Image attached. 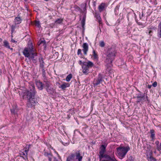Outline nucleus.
Here are the masks:
<instances>
[{
  "label": "nucleus",
  "instance_id": "nucleus-1",
  "mask_svg": "<svg viewBox=\"0 0 161 161\" xmlns=\"http://www.w3.org/2000/svg\"><path fill=\"white\" fill-rule=\"evenodd\" d=\"M27 98L28 99L27 105L28 107H32L37 103L38 102L35 98L36 93L35 87L33 85H31L29 86V90L26 92Z\"/></svg>",
  "mask_w": 161,
  "mask_h": 161
},
{
  "label": "nucleus",
  "instance_id": "nucleus-2",
  "mask_svg": "<svg viewBox=\"0 0 161 161\" xmlns=\"http://www.w3.org/2000/svg\"><path fill=\"white\" fill-rule=\"evenodd\" d=\"M116 53V51L114 47L108 48L106 52L105 62L108 64H111L114 59Z\"/></svg>",
  "mask_w": 161,
  "mask_h": 161
},
{
  "label": "nucleus",
  "instance_id": "nucleus-3",
  "mask_svg": "<svg viewBox=\"0 0 161 161\" xmlns=\"http://www.w3.org/2000/svg\"><path fill=\"white\" fill-rule=\"evenodd\" d=\"M117 153L119 158L122 159L125 157L127 152L130 150V147L129 146L125 147H119L116 148Z\"/></svg>",
  "mask_w": 161,
  "mask_h": 161
},
{
  "label": "nucleus",
  "instance_id": "nucleus-4",
  "mask_svg": "<svg viewBox=\"0 0 161 161\" xmlns=\"http://www.w3.org/2000/svg\"><path fill=\"white\" fill-rule=\"evenodd\" d=\"M93 63L91 61L84 62L82 65V72L85 74L87 75L90 72L89 69L93 66Z\"/></svg>",
  "mask_w": 161,
  "mask_h": 161
},
{
  "label": "nucleus",
  "instance_id": "nucleus-5",
  "mask_svg": "<svg viewBox=\"0 0 161 161\" xmlns=\"http://www.w3.org/2000/svg\"><path fill=\"white\" fill-rule=\"evenodd\" d=\"M133 98H137L138 100L137 101V103L141 102L143 103L145 102H149L148 97L147 96H145V95L141 92L139 93L136 94V96L133 97Z\"/></svg>",
  "mask_w": 161,
  "mask_h": 161
},
{
  "label": "nucleus",
  "instance_id": "nucleus-6",
  "mask_svg": "<svg viewBox=\"0 0 161 161\" xmlns=\"http://www.w3.org/2000/svg\"><path fill=\"white\" fill-rule=\"evenodd\" d=\"M30 53H31L32 55L31 56H30V57H29V59L30 60H31L33 63H36L37 59V54L35 52V49L33 48L32 45L31 46V48H30Z\"/></svg>",
  "mask_w": 161,
  "mask_h": 161
},
{
  "label": "nucleus",
  "instance_id": "nucleus-7",
  "mask_svg": "<svg viewBox=\"0 0 161 161\" xmlns=\"http://www.w3.org/2000/svg\"><path fill=\"white\" fill-rule=\"evenodd\" d=\"M106 146L107 145H102L100 147V151L99 152V158L101 159L103 158L104 157L105 158L106 157V156L108 155H107L104 154V153L106 151Z\"/></svg>",
  "mask_w": 161,
  "mask_h": 161
},
{
  "label": "nucleus",
  "instance_id": "nucleus-8",
  "mask_svg": "<svg viewBox=\"0 0 161 161\" xmlns=\"http://www.w3.org/2000/svg\"><path fill=\"white\" fill-rule=\"evenodd\" d=\"M32 45L31 44L29 48H25L23 52V54L25 57L29 58L30 56V48H31V46Z\"/></svg>",
  "mask_w": 161,
  "mask_h": 161
},
{
  "label": "nucleus",
  "instance_id": "nucleus-9",
  "mask_svg": "<svg viewBox=\"0 0 161 161\" xmlns=\"http://www.w3.org/2000/svg\"><path fill=\"white\" fill-rule=\"evenodd\" d=\"M82 47L83 48V51L84 52V54L86 55L88 50V44L86 43H84L82 45Z\"/></svg>",
  "mask_w": 161,
  "mask_h": 161
},
{
  "label": "nucleus",
  "instance_id": "nucleus-10",
  "mask_svg": "<svg viewBox=\"0 0 161 161\" xmlns=\"http://www.w3.org/2000/svg\"><path fill=\"white\" fill-rule=\"evenodd\" d=\"M102 81V78L100 75H99L97 79L94 81V84L95 86L99 85Z\"/></svg>",
  "mask_w": 161,
  "mask_h": 161
},
{
  "label": "nucleus",
  "instance_id": "nucleus-11",
  "mask_svg": "<svg viewBox=\"0 0 161 161\" xmlns=\"http://www.w3.org/2000/svg\"><path fill=\"white\" fill-rule=\"evenodd\" d=\"M36 84L38 88L40 90H42L43 88V85L42 83L40 81H36Z\"/></svg>",
  "mask_w": 161,
  "mask_h": 161
},
{
  "label": "nucleus",
  "instance_id": "nucleus-12",
  "mask_svg": "<svg viewBox=\"0 0 161 161\" xmlns=\"http://www.w3.org/2000/svg\"><path fill=\"white\" fill-rule=\"evenodd\" d=\"M44 156L46 157L47 158H48V160L49 161H51L53 158V155L51 153H48L47 152H45L44 153Z\"/></svg>",
  "mask_w": 161,
  "mask_h": 161
},
{
  "label": "nucleus",
  "instance_id": "nucleus-13",
  "mask_svg": "<svg viewBox=\"0 0 161 161\" xmlns=\"http://www.w3.org/2000/svg\"><path fill=\"white\" fill-rule=\"evenodd\" d=\"M69 86L70 84L69 83H64L59 87V88L63 90H65L67 87H69Z\"/></svg>",
  "mask_w": 161,
  "mask_h": 161
},
{
  "label": "nucleus",
  "instance_id": "nucleus-14",
  "mask_svg": "<svg viewBox=\"0 0 161 161\" xmlns=\"http://www.w3.org/2000/svg\"><path fill=\"white\" fill-rule=\"evenodd\" d=\"M76 159H78L79 161H81L82 157L80 156L79 151L75 153Z\"/></svg>",
  "mask_w": 161,
  "mask_h": 161
},
{
  "label": "nucleus",
  "instance_id": "nucleus-15",
  "mask_svg": "<svg viewBox=\"0 0 161 161\" xmlns=\"http://www.w3.org/2000/svg\"><path fill=\"white\" fill-rule=\"evenodd\" d=\"M75 157V155L73 154H71L67 158L66 161H73Z\"/></svg>",
  "mask_w": 161,
  "mask_h": 161
},
{
  "label": "nucleus",
  "instance_id": "nucleus-16",
  "mask_svg": "<svg viewBox=\"0 0 161 161\" xmlns=\"http://www.w3.org/2000/svg\"><path fill=\"white\" fill-rule=\"evenodd\" d=\"M22 19L20 17H16L14 19L15 25L19 24L21 23Z\"/></svg>",
  "mask_w": 161,
  "mask_h": 161
},
{
  "label": "nucleus",
  "instance_id": "nucleus-17",
  "mask_svg": "<svg viewBox=\"0 0 161 161\" xmlns=\"http://www.w3.org/2000/svg\"><path fill=\"white\" fill-rule=\"evenodd\" d=\"M158 37H161V21L159 23L158 25Z\"/></svg>",
  "mask_w": 161,
  "mask_h": 161
},
{
  "label": "nucleus",
  "instance_id": "nucleus-18",
  "mask_svg": "<svg viewBox=\"0 0 161 161\" xmlns=\"http://www.w3.org/2000/svg\"><path fill=\"white\" fill-rule=\"evenodd\" d=\"M105 158L108 161H117L114 157H111L109 155L106 156Z\"/></svg>",
  "mask_w": 161,
  "mask_h": 161
},
{
  "label": "nucleus",
  "instance_id": "nucleus-19",
  "mask_svg": "<svg viewBox=\"0 0 161 161\" xmlns=\"http://www.w3.org/2000/svg\"><path fill=\"white\" fill-rule=\"evenodd\" d=\"M105 4L103 3H102L98 7V9L100 12H102L104 8Z\"/></svg>",
  "mask_w": 161,
  "mask_h": 161
},
{
  "label": "nucleus",
  "instance_id": "nucleus-20",
  "mask_svg": "<svg viewBox=\"0 0 161 161\" xmlns=\"http://www.w3.org/2000/svg\"><path fill=\"white\" fill-rule=\"evenodd\" d=\"M47 92L50 94H52L53 92V89L51 86L49 87L46 88Z\"/></svg>",
  "mask_w": 161,
  "mask_h": 161
},
{
  "label": "nucleus",
  "instance_id": "nucleus-21",
  "mask_svg": "<svg viewBox=\"0 0 161 161\" xmlns=\"http://www.w3.org/2000/svg\"><path fill=\"white\" fill-rule=\"evenodd\" d=\"M95 17H96L97 19L98 20V22L99 23L101 24V18L99 15V14L98 13H96L95 15Z\"/></svg>",
  "mask_w": 161,
  "mask_h": 161
},
{
  "label": "nucleus",
  "instance_id": "nucleus-22",
  "mask_svg": "<svg viewBox=\"0 0 161 161\" xmlns=\"http://www.w3.org/2000/svg\"><path fill=\"white\" fill-rule=\"evenodd\" d=\"M3 43H4V46H5V47H6L9 49H12V50L13 49L12 48H10V47L9 45V44L7 41L5 40L4 41Z\"/></svg>",
  "mask_w": 161,
  "mask_h": 161
},
{
  "label": "nucleus",
  "instance_id": "nucleus-23",
  "mask_svg": "<svg viewBox=\"0 0 161 161\" xmlns=\"http://www.w3.org/2000/svg\"><path fill=\"white\" fill-rule=\"evenodd\" d=\"M150 133L151 134V137L153 140L155 137L154 131L153 130H150Z\"/></svg>",
  "mask_w": 161,
  "mask_h": 161
},
{
  "label": "nucleus",
  "instance_id": "nucleus-24",
  "mask_svg": "<svg viewBox=\"0 0 161 161\" xmlns=\"http://www.w3.org/2000/svg\"><path fill=\"white\" fill-rule=\"evenodd\" d=\"M72 77V75L69 74L68 75L66 78V80L67 81H69Z\"/></svg>",
  "mask_w": 161,
  "mask_h": 161
},
{
  "label": "nucleus",
  "instance_id": "nucleus-25",
  "mask_svg": "<svg viewBox=\"0 0 161 161\" xmlns=\"http://www.w3.org/2000/svg\"><path fill=\"white\" fill-rule=\"evenodd\" d=\"M44 84L45 87L46 88L49 87H50L51 84L48 81H45Z\"/></svg>",
  "mask_w": 161,
  "mask_h": 161
},
{
  "label": "nucleus",
  "instance_id": "nucleus-26",
  "mask_svg": "<svg viewBox=\"0 0 161 161\" xmlns=\"http://www.w3.org/2000/svg\"><path fill=\"white\" fill-rule=\"evenodd\" d=\"M62 19H57L55 22V23L56 24H60L62 22Z\"/></svg>",
  "mask_w": 161,
  "mask_h": 161
},
{
  "label": "nucleus",
  "instance_id": "nucleus-27",
  "mask_svg": "<svg viewBox=\"0 0 161 161\" xmlns=\"http://www.w3.org/2000/svg\"><path fill=\"white\" fill-rule=\"evenodd\" d=\"M156 148L159 153H161V143L159 144V146L157 147Z\"/></svg>",
  "mask_w": 161,
  "mask_h": 161
},
{
  "label": "nucleus",
  "instance_id": "nucleus-28",
  "mask_svg": "<svg viewBox=\"0 0 161 161\" xmlns=\"http://www.w3.org/2000/svg\"><path fill=\"white\" fill-rule=\"evenodd\" d=\"M148 160L150 161H156V159L152 156L148 158Z\"/></svg>",
  "mask_w": 161,
  "mask_h": 161
},
{
  "label": "nucleus",
  "instance_id": "nucleus-29",
  "mask_svg": "<svg viewBox=\"0 0 161 161\" xmlns=\"http://www.w3.org/2000/svg\"><path fill=\"white\" fill-rule=\"evenodd\" d=\"M105 45V44L103 41H101L99 43V46L101 47H103Z\"/></svg>",
  "mask_w": 161,
  "mask_h": 161
},
{
  "label": "nucleus",
  "instance_id": "nucleus-30",
  "mask_svg": "<svg viewBox=\"0 0 161 161\" xmlns=\"http://www.w3.org/2000/svg\"><path fill=\"white\" fill-rule=\"evenodd\" d=\"M35 25L38 27H40L41 26L40 23L39 21H36L35 22Z\"/></svg>",
  "mask_w": 161,
  "mask_h": 161
},
{
  "label": "nucleus",
  "instance_id": "nucleus-31",
  "mask_svg": "<svg viewBox=\"0 0 161 161\" xmlns=\"http://www.w3.org/2000/svg\"><path fill=\"white\" fill-rule=\"evenodd\" d=\"M42 76L44 78L45 77H46V73L45 72V70L44 69H42Z\"/></svg>",
  "mask_w": 161,
  "mask_h": 161
},
{
  "label": "nucleus",
  "instance_id": "nucleus-32",
  "mask_svg": "<svg viewBox=\"0 0 161 161\" xmlns=\"http://www.w3.org/2000/svg\"><path fill=\"white\" fill-rule=\"evenodd\" d=\"M28 151V150H27L26 149V148L24 150V152H23V154L26 157V156L27 155V153Z\"/></svg>",
  "mask_w": 161,
  "mask_h": 161
},
{
  "label": "nucleus",
  "instance_id": "nucleus-33",
  "mask_svg": "<svg viewBox=\"0 0 161 161\" xmlns=\"http://www.w3.org/2000/svg\"><path fill=\"white\" fill-rule=\"evenodd\" d=\"M93 56L95 58H97V54L96 53L95 51L94 50H93Z\"/></svg>",
  "mask_w": 161,
  "mask_h": 161
},
{
  "label": "nucleus",
  "instance_id": "nucleus-34",
  "mask_svg": "<svg viewBox=\"0 0 161 161\" xmlns=\"http://www.w3.org/2000/svg\"><path fill=\"white\" fill-rule=\"evenodd\" d=\"M85 19L83 18L81 21V25L83 27H84L85 24Z\"/></svg>",
  "mask_w": 161,
  "mask_h": 161
},
{
  "label": "nucleus",
  "instance_id": "nucleus-35",
  "mask_svg": "<svg viewBox=\"0 0 161 161\" xmlns=\"http://www.w3.org/2000/svg\"><path fill=\"white\" fill-rule=\"evenodd\" d=\"M15 25H12L11 26V31L12 32H14V31L15 28Z\"/></svg>",
  "mask_w": 161,
  "mask_h": 161
},
{
  "label": "nucleus",
  "instance_id": "nucleus-36",
  "mask_svg": "<svg viewBox=\"0 0 161 161\" xmlns=\"http://www.w3.org/2000/svg\"><path fill=\"white\" fill-rule=\"evenodd\" d=\"M77 54L78 55H82V54L81 53V49H79L78 50V52H77Z\"/></svg>",
  "mask_w": 161,
  "mask_h": 161
},
{
  "label": "nucleus",
  "instance_id": "nucleus-37",
  "mask_svg": "<svg viewBox=\"0 0 161 161\" xmlns=\"http://www.w3.org/2000/svg\"><path fill=\"white\" fill-rule=\"evenodd\" d=\"M44 62H43L42 63H41L40 65V68H41V69H44Z\"/></svg>",
  "mask_w": 161,
  "mask_h": 161
},
{
  "label": "nucleus",
  "instance_id": "nucleus-38",
  "mask_svg": "<svg viewBox=\"0 0 161 161\" xmlns=\"http://www.w3.org/2000/svg\"><path fill=\"white\" fill-rule=\"evenodd\" d=\"M152 86L154 87H155L157 86V82L156 81H155L154 82V83L153 84Z\"/></svg>",
  "mask_w": 161,
  "mask_h": 161
},
{
  "label": "nucleus",
  "instance_id": "nucleus-39",
  "mask_svg": "<svg viewBox=\"0 0 161 161\" xmlns=\"http://www.w3.org/2000/svg\"><path fill=\"white\" fill-rule=\"evenodd\" d=\"M155 144L156 145V147H158V146H159V142L158 141H156V142H155Z\"/></svg>",
  "mask_w": 161,
  "mask_h": 161
},
{
  "label": "nucleus",
  "instance_id": "nucleus-40",
  "mask_svg": "<svg viewBox=\"0 0 161 161\" xmlns=\"http://www.w3.org/2000/svg\"><path fill=\"white\" fill-rule=\"evenodd\" d=\"M11 42L13 43H17V41L14 40L13 39H11Z\"/></svg>",
  "mask_w": 161,
  "mask_h": 161
},
{
  "label": "nucleus",
  "instance_id": "nucleus-41",
  "mask_svg": "<svg viewBox=\"0 0 161 161\" xmlns=\"http://www.w3.org/2000/svg\"><path fill=\"white\" fill-rule=\"evenodd\" d=\"M84 62H82L80 60L79 61V64L82 67V65L83 64V63H84Z\"/></svg>",
  "mask_w": 161,
  "mask_h": 161
},
{
  "label": "nucleus",
  "instance_id": "nucleus-42",
  "mask_svg": "<svg viewBox=\"0 0 161 161\" xmlns=\"http://www.w3.org/2000/svg\"><path fill=\"white\" fill-rule=\"evenodd\" d=\"M11 113H15V110L13 109H12L11 110Z\"/></svg>",
  "mask_w": 161,
  "mask_h": 161
},
{
  "label": "nucleus",
  "instance_id": "nucleus-43",
  "mask_svg": "<svg viewBox=\"0 0 161 161\" xmlns=\"http://www.w3.org/2000/svg\"><path fill=\"white\" fill-rule=\"evenodd\" d=\"M42 43H44L45 45V41H42L40 43V44H42Z\"/></svg>",
  "mask_w": 161,
  "mask_h": 161
},
{
  "label": "nucleus",
  "instance_id": "nucleus-44",
  "mask_svg": "<svg viewBox=\"0 0 161 161\" xmlns=\"http://www.w3.org/2000/svg\"><path fill=\"white\" fill-rule=\"evenodd\" d=\"M151 86H152V85H148V87H148V88L150 89L151 88Z\"/></svg>",
  "mask_w": 161,
  "mask_h": 161
},
{
  "label": "nucleus",
  "instance_id": "nucleus-45",
  "mask_svg": "<svg viewBox=\"0 0 161 161\" xmlns=\"http://www.w3.org/2000/svg\"><path fill=\"white\" fill-rule=\"evenodd\" d=\"M152 33V31H150L148 32V33L149 35H150V34Z\"/></svg>",
  "mask_w": 161,
  "mask_h": 161
},
{
  "label": "nucleus",
  "instance_id": "nucleus-46",
  "mask_svg": "<svg viewBox=\"0 0 161 161\" xmlns=\"http://www.w3.org/2000/svg\"><path fill=\"white\" fill-rule=\"evenodd\" d=\"M54 161H58V159H57L55 158H54Z\"/></svg>",
  "mask_w": 161,
  "mask_h": 161
},
{
  "label": "nucleus",
  "instance_id": "nucleus-47",
  "mask_svg": "<svg viewBox=\"0 0 161 161\" xmlns=\"http://www.w3.org/2000/svg\"><path fill=\"white\" fill-rule=\"evenodd\" d=\"M130 160L132 159V157H130Z\"/></svg>",
  "mask_w": 161,
  "mask_h": 161
},
{
  "label": "nucleus",
  "instance_id": "nucleus-48",
  "mask_svg": "<svg viewBox=\"0 0 161 161\" xmlns=\"http://www.w3.org/2000/svg\"><path fill=\"white\" fill-rule=\"evenodd\" d=\"M44 0L46 1H49V0Z\"/></svg>",
  "mask_w": 161,
  "mask_h": 161
},
{
  "label": "nucleus",
  "instance_id": "nucleus-49",
  "mask_svg": "<svg viewBox=\"0 0 161 161\" xmlns=\"http://www.w3.org/2000/svg\"><path fill=\"white\" fill-rule=\"evenodd\" d=\"M57 83L58 84H60V83H58V82H57Z\"/></svg>",
  "mask_w": 161,
  "mask_h": 161
},
{
  "label": "nucleus",
  "instance_id": "nucleus-50",
  "mask_svg": "<svg viewBox=\"0 0 161 161\" xmlns=\"http://www.w3.org/2000/svg\"><path fill=\"white\" fill-rule=\"evenodd\" d=\"M26 2L27 1V0H24Z\"/></svg>",
  "mask_w": 161,
  "mask_h": 161
},
{
  "label": "nucleus",
  "instance_id": "nucleus-51",
  "mask_svg": "<svg viewBox=\"0 0 161 161\" xmlns=\"http://www.w3.org/2000/svg\"><path fill=\"white\" fill-rule=\"evenodd\" d=\"M84 9H86V7H84Z\"/></svg>",
  "mask_w": 161,
  "mask_h": 161
},
{
  "label": "nucleus",
  "instance_id": "nucleus-52",
  "mask_svg": "<svg viewBox=\"0 0 161 161\" xmlns=\"http://www.w3.org/2000/svg\"><path fill=\"white\" fill-rule=\"evenodd\" d=\"M147 147H151L150 145H149Z\"/></svg>",
  "mask_w": 161,
  "mask_h": 161
},
{
  "label": "nucleus",
  "instance_id": "nucleus-53",
  "mask_svg": "<svg viewBox=\"0 0 161 161\" xmlns=\"http://www.w3.org/2000/svg\"><path fill=\"white\" fill-rule=\"evenodd\" d=\"M1 72H0V75H1Z\"/></svg>",
  "mask_w": 161,
  "mask_h": 161
},
{
  "label": "nucleus",
  "instance_id": "nucleus-54",
  "mask_svg": "<svg viewBox=\"0 0 161 161\" xmlns=\"http://www.w3.org/2000/svg\"><path fill=\"white\" fill-rule=\"evenodd\" d=\"M154 153H156V151H154Z\"/></svg>",
  "mask_w": 161,
  "mask_h": 161
}]
</instances>
